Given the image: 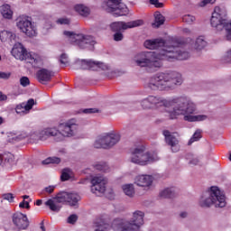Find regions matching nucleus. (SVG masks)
<instances>
[{
    "instance_id": "obj_2",
    "label": "nucleus",
    "mask_w": 231,
    "mask_h": 231,
    "mask_svg": "<svg viewBox=\"0 0 231 231\" xmlns=\"http://www.w3.org/2000/svg\"><path fill=\"white\" fill-rule=\"evenodd\" d=\"M167 53H172V55L165 56V54H162L158 56L157 52L152 51L139 52L134 56L133 62L140 68H162V60H187L190 57L189 52L178 55L176 52L167 51Z\"/></svg>"
},
{
    "instance_id": "obj_50",
    "label": "nucleus",
    "mask_w": 231,
    "mask_h": 231,
    "mask_svg": "<svg viewBox=\"0 0 231 231\" xmlns=\"http://www.w3.org/2000/svg\"><path fill=\"white\" fill-rule=\"evenodd\" d=\"M198 163H199V160L198 159H193L189 161V165H198Z\"/></svg>"
},
{
    "instance_id": "obj_28",
    "label": "nucleus",
    "mask_w": 231,
    "mask_h": 231,
    "mask_svg": "<svg viewBox=\"0 0 231 231\" xmlns=\"http://www.w3.org/2000/svg\"><path fill=\"white\" fill-rule=\"evenodd\" d=\"M154 23H152L153 28H160V26H162V24H163V23H165V17H163V15H162V14L160 13H155L154 14Z\"/></svg>"
},
{
    "instance_id": "obj_18",
    "label": "nucleus",
    "mask_w": 231,
    "mask_h": 231,
    "mask_svg": "<svg viewBox=\"0 0 231 231\" xmlns=\"http://www.w3.org/2000/svg\"><path fill=\"white\" fill-rule=\"evenodd\" d=\"M106 183H107V180L104 177H93L91 179V192L97 196L104 194L106 192Z\"/></svg>"
},
{
    "instance_id": "obj_15",
    "label": "nucleus",
    "mask_w": 231,
    "mask_h": 231,
    "mask_svg": "<svg viewBox=\"0 0 231 231\" xmlns=\"http://www.w3.org/2000/svg\"><path fill=\"white\" fill-rule=\"evenodd\" d=\"M103 8L109 14H114L116 17H122L129 14V9L122 4V0H106Z\"/></svg>"
},
{
    "instance_id": "obj_24",
    "label": "nucleus",
    "mask_w": 231,
    "mask_h": 231,
    "mask_svg": "<svg viewBox=\"0 0 231 231\" xmlns=\"http://www.w3.org/2000/svg\"><path fill=\"white\" fill-rule=\"evenodd\" d=\"M135 183L138 187H151L152 185V176L139 175L135 178Z\"/></svg>"
},
{
    "instance_id": "obj_44",
    "label": "nucleus",
    "mask_w": 231,
    "mask_h": 231,
    "mask_svg": "<svg viewBox=\"0 0 231 231\" xmlns=\"http://www.w3.org/2000/svg\"><path fill=\"white\" fill-rule=\"evenodd\" d=\"M150 3L152 5H153V6H155L156 8H162L163 7V4L160 3L159 0H150Z\"/></svg>"
},
{
    "instance_id": "obj_43",
    "label": "nucleus",
    "mask_w": 231,
    "mask_h": 231,
    "mask_svg": "<svg viewBox=\"0 0 231 231\" xmlns=\"http://www.w3.org/2000/svg\"><path fill=\"white\" fill-rule=\"evenodd\" d=\"M58 24H69L71 21L69 18H60L56 22Z\"/></svg>"
},
{
    "instance_id": "obj_35",
    "label": "nucleus",
    "mask_w": 231,
    "mask_h": 231,
    "mask_svg": "<svg viewBox=\"0 0 231 231\" xmlns=\"http://www.w3.org/2000/svg\"><path fill=\"white\" fill-rule=\"evenodd\" d=\"M185 122H203L207 116H184Z\"/></svg>"
},
{
    "instance_id": "obj_55",
    "label": "nucleus",
    "mask_w": 231,
    "mask_h": 231,
    "mask_svg": "<svg viewBox=\"0 0 231 231\" xmlns=\"http://www.w3.org/2000/svg\"><path fill=\"white\" fill-rule=\"evenodd\" d=\"M28 198H30V196H28V195H23V201H24V199H28Z\"/></svg>"
},
{
    "instance_id": "obj_19",
    "label": "nucleus",
    "mask_w": 231,
    "mask_h": 231,
    "mask_svg": "<svg viewBox=\"0 0 231 231\" xmlns=\"http://www.w3.org/2000/svg\"><path fill=\"white\" fill-rule=\"evenodd\" d=\"M80 66L81 69H92L93 71H98V69H107V65L93 60H82Z\"/></svg>"
},
{
    "instance_id": "obj_12",
    "label": "nucleus",
    "mask_w": 231,
    "mask_h": 231,
    "mask_svg": "<svg viewBox=\"0 0 231 231\" xmlns=\"http://www.w3.org/2000/svg\"><path fill=\"white\" fill-rule=\"evenodd\" d=\"M63 34L65 35L69 42H71V44H74L75 46H79V48H81V50L89 48V46H95L97 44V41H95V38L90 35L75 33L69 31H65Z\"/></svg>"
},
{
    "instance_id": "obj_30",
    "label": "nucleus",
    "mask_w": 231,
    "mask_h": 231,
    "mask_svg": "<svg viewBox=\"0 0 231 231\" xmlns=\"http://www.w3.org/2000/svg\"><path fill=\"white\" fill-rule=\"evenodd\" d=\"M207 46V41L202 36L197 38L195 42L194 48L195 50H203Z\"/></svg>"
},
{
    "instance_id": "obj_54",
    "label": "nucleus",
    "mask_w": 231,
    "mask_h": 231,
    "mask_svg": "<svg viewBox=\"0 0 231 231\" xmlns=\"http://www.w3.org/2000/svg\"><path fill=\"white\" fill-rule=\"evenodd\" d=\"M180 216V217H187V212H181Z\"/></svg>"
},
{
    "instance_id": "obj_57",
    "label": "nucleus",
    "mask_w": 231,
    "mask_h": 231,
    "mask_svg": "<svg viewBox=\"0 0 231 231\" xmlns=\"http://www.w3.org/2000/svg\"><path fill=\"white\" fill-rule=\"evenodd\" d=\"M55 140H56V142H62L61 137H58V138H56Z\"/></svg>"
},
{
    "instance_id": "obj_16",
    "label": "nucleus",
    "mask_w": 231,
    "mask_h": 231,
    "mask_svg": "<svg viewBox=\"0 0 231 231\" xmlns=\"http://www.w3.org/2000/svg\"><path fill=\"white\" fill-rule=\"evenodd\" d=\"M16 26L23 32V33H25L27 37H35V35H37V27H35V23H32L26 16L18 18Z\"/></svg>"
},
{
    "instance_id": "obj_41",
    "label": "nucleus",
    "mask_w": 231,
    "mask_h": 231,
    "mask_svg": "<svg viewBox=\"0 0 231 231\" xmlns=\"http://www.w3.org/2000/svg\"><path fill=\"white\" fill-rule=\"evenodd\" d=\"M77 219H79L77 215H70L68 217V223H69V225H75V223H77Z\"/></svg>"
},
{
    "instance_id": "obj_31",
    "label": "nucleus",
    "mask_w": 231,
    "mask_h": 231,
    "mask_svg": "<svg viewBox=\"0 0 231 231\" xmlns=\"http://www.w3.org/2000/svg\"><path fill=\"white\" fill-rule=\"evenodd\" d=\"M14 157L12 152H5L2 155H0V164L3 163V160H5V162H7V163H12L14 162Z\"/></svg>"
},
{
    "instance_id": "obj_4",
    "label": "nucleus",
    "mask_w": 231,
    "mask_h": 231,
    "mask_svg": "<svg viewBox=\"0 0 231 231\" xmlns=\"http://www.w3.org/2000/svg\"><path fill=\"white\" fill-rule=\"evenodd\" d=\"M183 84V78L178 72L159 73L151 78L147 83L150 89H174L176 86Z\"/></svg>"
},
{
    "instance_id": "obj_23",
    "label": "nucleus",
    "mask_w": 231,
    "mask_h": 231,
    "mask_svg": "<svg viewBox=\"0 0 231 231\" xmlns=\"http://www.w3.org/2000/svg\"><path fill=\"white\" fill-rule=\"evenodd\" d=\"M53 76V73L46 69H42L38 70L36 77L41 82V84H46V82H50L51 80V77Z\"/></svg>"
},
{
    "instance_id": "obj_53",
    "label": "nucleus",
    "mask_w": 231,
    "mask_h": 231,
    "mask_svg": "<svg viewBox=\"0 0 231 231\" xmlns=\"http://www.w3.org/2000/svg\"><path fill=\"white\" fill-rule=\"evenodd\" d=\"M40 225H41V230L46 231V227L44 226V221H42Z\"/></svg>"
},
{
    "instance_id": "obj_29",
    "label": "nucleus",
    "mask_w": 231,
    "mask_h": 231,
    "mask_svg": "<svg viewBox=\"0 0 231 231\" xmlns=\"http://www.w3.org/2000/svg\"><path fill=\"white\" fill-rule=\"evenodd\" d=\"M122 189L125 196H128L129 198L134 196V186H133V184H125L122 186Z\"/></svg>"
},
{
    "instance_id": "obj_37",
    "label": "nucleus",
    "mask_w": 231,
    "mask_h": 231,
    "mask_svg": "<svg viewBox=\"0 0 231 231\" xmlns=\"http://www.w3.org/2000/svg\"><path fill=\"white\" fill-rule=\"evenodd\" d=\"M182 21L184 23H187V24H192V23H194V21H196V16H194L192 14H185L182 16Z\"/></svg>"
},
{
    "instance_id": "obj_10",
    "label": "nucleus",
    "mask_w": 231,
    "mask_h": 231,
    "mask_svg": "<svg viewBox=\"0 0 231 231\" xmlns=\"http://www.w3.org/2000/svg\"><path fill=\"white\" fill-rule=\"evenodd\" d=\"M144 48L147 50H158L162 48L160 51H153V53H158V56L164 54L167 57V55H172V53H176L177 55L187 53V51H181L179 46L166 43L162 39L146 40L144 42ZM167 51H171V53Z\"/></svg>"
},
{
    "instance_id": "obj_60",
    "label": "nucleus",
    "mask_w": 231,
    "mask_h": 231,
    "mask_svg": "<svg viewBox=\"0 0 231 231\" xmlns=\"http://www.w3.org/2000/svg\"><path fill=\"white\" fill-rule=\"evenodd\" d=\"M171 120H174V117H171Z\"/></svg>"
},
{
    "instance_id": "obj_20",
    "label": "nucleus",
    "mask_w": 231,
    "mask_h": 231,
    "mask_svg": "<svg viewBox=\"0 0 231 231\" xmlns=\"http://www.w3.org/2000/svg\"><path fill=\"white\" fill-rule=\"evenodd\" d=\"M37 104L35 99L31 98L26 102L21 103L15 108L17 115H28V112Z\"/></svg>"
},
{
    "instance_id": "obj_11",
    "label": "nucleus",
    "mask_w": 231,
    "mask_h": 231,
    "mask_svg": "<svg viewBox=\"0 0 231 231\" xmlns=\"http://www.w3.org/2000/svg\"><path fill=\"white\" fill-rule=\"evenodd\" d=\"M138 26H143V20H134L130 22H114L110 24L112 32H116L114 34V41L116 42L124 41V33L120 32H125V30H131L133 28H138Z\"/></svg>"
},
{
    "instance_id": "obj_47",
    "label": "nucleus",
    "mask_w": 231,
    "mask_h": 231,
    "mask_svg": "<svg viewBox=\"0 0 231 231\" xmlns=\"http://www.w3.org/2000/svg\"><path fill=\"white\" fill-rule=\"evenodd\" d=\"M60 62L61 64H68V55L61 54L60 59Z\"/></svg>"
},
{
    "instance_id": "obj_25",
    "label": "nucleus",
    "mask_w": 231,
    "mask_h": 231,
    "mask_svg": "<svg viewBox=\"0 0 231 231\" xmlns=\"http://www.w3.org/2000/svg\"><path fill=\"white\" fill-rule=\"evenodd\" d=\"M74 10L77 12V14L82 15V17H88V15L91 14V9L83 4H78L74 5Z\"/></svg>"
},
{
    "instance_id": "obj_49",
    "label": "nucleus",
    "mask_w": 231,
    "mask_h": 231,
    "mask_svg": "<svg viewBox=\"0 0 231 231\" xmlns=\"http://www.w3.org/2000/svg\"><path fill=\"white\" fill-rule=\"evenodd\" d=\"M10 73H6V72H0V79H10Z\"/></svg>"
},
{
    "instance_id": "obj_39",
    "label": "nucleus",
    "mask_w": 231,
    "mask_h": 231,
    "mask_svg": "<svg viewBox=\"0 0 231 231\" xmlns=\"http://www.w3.org/2000/svg\"><path fill=\"white\" fill-rule=\"evenodd\" d=\"M222 62H231V48L228 49L221 58Z\"/></svg>"
},
{
    "instance_id": "obj_40",
    "label": "nucleus",
    "mask_w": 231,
    "mask_h": 231,
    "mask_svg": "<svg viewBox=\"0 0 231 231\" xmlns=\"http://www.w3.org/2000/svg\"><path fill=\"white\" fill-rule=\"evenodd\" d=\"M20 84L23 88H26V86H30V79L28 77H22L20 79Z\"/></svg>"
},
{
    "instance_id": "obj_22",
    "label": "nucleus",
    "mask_w": 231,
    "mask_h": 231,
    "mask_svg": "<svg viewBox=\"0 0 231 231\" xmlns=\"http://www.w3.org/2000/svg\"><path fill=\"white\" fill-rule=\"evenodd\" d=\"M0 41L2 42H8L9 44H14V42H17L19 41V38L15 33L10 32V31H2L0 32Z\"/></svg>"
},
{
    "instance_id": "obj_46",
    "label": "nucleus",
    "mask_w": 231,
    "mask_h": 231,
    "mask_svg": "<svg viewBox=\"0 0 231 231\" xmlns=\"http://www.w3.org/2000/svg\"><path fill=\"white\" fill-rule=\"evenodd\" d=\"M20 208H27L30 209V202L23 200L20 204H19Z\"/></svg>"
},
{
    "instance_id": "obj_21",
    "label": "nucleus",
    "mask_w": 231,
    "mask_h": 231,
    "mask_svg": "<svg viewBox=\"0 0 231 231\" xmlns=\"http://www.w3.org/2000/svg\"><path fill=\"white\" fill-rule=\"evenodd\" d=\"M163 136L165 137L166 143L171 146L172 152H178L180 151V146L178 145L179 142L169 130H164L162 132Z\"/></svg>"
},
{
    "instance_id": "obj_5",
    "label": "nucleus",
    "mask_w": 231,
    "mask_h": 231,
    "mask_svg": "<svg viewBox=\"0 0 231 231\" xmlns=\"http://www.w3.org/2000/svg\"><path fill=\"white\" fill-rule=\"evenodd\" d=\"M211 205H215L218 208L226 207V197L217 186H212L199 200V207L202 208H208Z\"/></svg>"
},
{
    "instance_id": "obj_33",
    "label": "nucleus",
    "mask_w": 231,
    "mask_h": 231,
    "mask_svg": "<svg viewBox=\"0 0 231 231\" xmlns=\"http://www.w3.org/2000/svg\"><path fill=\"white\" fill-rule=\"evenodd\" d=\"M201 130H196V132L193 134L192 137L189 139L188 145H192L194 142H199L201 140Z\"/></svg>"
},
{
    "instance_id": "obj_48",
    "label": "nucleus",
    "mask_w": 231,
    "mask_h": 231,
    "mask_svg": "<svg viewBox=\"0 0 231 231\" xmlns=\"http://www.w3.org/2000/svg\"><path fill=\"white\" fill-rule=\"evenodd\" d=\"M55 190V186H49L44 189V192L47 194H52V192Z\"/></svg>"
},
{
    "instance_id": "obj_42",
    "label": "nucleus",
    "mask_w": 231,
    "mask_h": 231,
    "mask_svg": "<svg viewBox=\"0 0 231 231\" xmlns=\"http://www.w3.org/2000/svg\"><path fill=\"white\" fill-rule=\"evenodd\" d=\"M4 199H6L7 201H9V203H14V194L12 193L4 194Z\"/></svg>"
},
{
    "instance_id": "obj_38",
    "label": "nucleus",
    "mask_w": 231,
    "mask_h": 231,
    "mask_svg": "<svg viewBox=\"0 0 231 231\" xmlns=\"http://www.w3.org/2000/svg\"><path fill=\"white\" fill-rule=\"evenodd\" d=\"M71 178L69 175V169H64L61 172L60 180L61 181H68Z\"/></svg>"
},
{
    "instance_id": "obj_56",
    "label": "nucleus",
    "mask_w": 231,
    "mask_h": 231,
    "mask_svg": "<svg viewBox=\"0 0 231 231\" xmlns=\"http://www.w3.org/2000/svg\"><path fill=\"white\" fill-rule=\"evenodd\" d=\"M4 122H5V119H3V117L0 116V125L1 124H4Z\"/></svg>"
},
{
    "instance_id": "obj_34",
    "label": "nucleus",
    "mask_w": 231,
    "mask_h": 231,
    "mask_svg": "<svg viewBox=\"0 0 231 231\" xmlns=\"http://www.w3.org/2000/svg\"><path fill=\"white\" fill-rule=\"evenodd\" d=\"M94 169L102 172H109V166L106 162H97L94 164Z\"/></svg>"
},
{
    "instance_id": "obj_36",
    "label": "nucleus",
    "mask_w": 231,
    "mask_h": 231,
    "mask_svg": "<svg viewBox=\"0 0 231 231\" xmlns=\"http://www.w3.org/2000/svg\"><path fill=\"white\" fill-rule=\"evenodd\" d=\"M50 163H60V158L59 157H48L47 159L42 161L43 165H50Z\"/></svg>"
},
{
    "instance_id": "obj_14",
    "label": "nucleus",
    "mask_w": 231,
    "mask_h": 231,
    "mask_svg": "<svg viewBox=\"0 0 231 231\" xmlns=\"http://www.w3.org/2000/svg\"><path fill=\"white\" fill-rule=\"evenodd\" d=\"M226 9L225 7L216 6L210 19L212 28L221 31L223 28L226 30Z\"/></svg>"
},
{
    "instance_id": "obj_13",
    "label": "nucleus",
    "mask_w": 231,
    "mask_h": 231,
    "mask_svg": "<svg viewBox=\"0 0 231 231\" xmlns=\"http://www.w3.org/2000/svg\"><path fill=\"white\" fill-rule=\"evenodd\" d=\"M122 136L118 133H109L100 135L94 143L96 149H111L120 142Z\"/></svg>"
},
{
    "instance_id": "obj_52",
    "label": "nucleus",
    "mask_w": 231,
    "mask_h": 231,
    "mask_svg": "<svg viewBox=\"0 0 231 231\" xmlns=\"http://www.w3.org/2000/svg\"><path fill=\"white\" fill-rule=\"evenodd\" d=\"M35 205H37V207H41L42 205V199H37Z\"/></svg>"
},
{
    "instance_id": "obj_26",
    "label": "nucleus",
    "mask_w": 231,
    "mask_h": 231,
    "mask_svg": "<svg viewBox=\"0 0 231 231\" xmlns=\"http://www.w3.org/2000/svg\"><path fill=\"white\" fill-rule=\"evenodd\" d=\"M0 13L4 19H12L14 17V10L8 4H5L0 7Z\"/></svg>"
},
{
    "instance_id": "obj_27",
    "label": "nucleus",
    "mask_w": 231,
    "mask_h": 231,
    "mask_svg": "<svg viewBox=\"0 0 231 231\" xmlns=\"http://www.w3.org/2000/svg\"><path fill=\"white\" fill-rule=\"evenodd\" d=\"M176 196V192L174 191V188H168L162 190L160 193L161 198L171 199Z\"/></svg>"
},
{
    "instance_id": "obj_1",
    "label": "nucleus",
    "mask_w": 231,
    "mask_h": 231,
    "mask_svg": "<svg viewBox=\"0 0 231 231\" xmlns=\"http://www.w3.org/2000/svg\"><path fill=\"white\" fill-rule=\"evenodd\" d=\"M174 104H177V106L170 112V115H172L173 116H192V115H196L198 113L196 104L185 96L173 97L170 98L149 96L141 101L143 109L171 107V106Z\"/></svg>"
},
{
    "instance_id": "obj_17",
    "label": "nucleus",
    "mask_w": 231,
    "mask_h": 231,
    "mask_svg": "<svg viewBox=\"0 0 231 231\" xmlns=\"http://www.w3.org/2000/svg\"><path fill=\"white\" fill-rule=\"evenodd\" d=\"M12 223L17 230H26L30 226L28 217L21 212H15L12 215Z\"/></svg>"
},
{
    "instance_id": "obj_59",
    "label": "nucleus",
    "mask_w": 231,
    "mask_h": 231,
    "mask_svg": "<svg viewBox=\"0 0 231 231\" xmlns=\"http://www.w3.org/2000/svg\"><path fill=\"white\" fill-rule=\"evenodd\" d=\"M184 32H189V30L185 29Z\"/></svg>"
},
{
    "instance_id": "obj_32",
    "label": "nucleus",
    "mask_w": 231,
    "mask_h": 231,
    "mask_svg": "<svg viewBox=\"0 0 231 231\" xmlns=\"http://www.w3.org/2000/svg\"><path fill=\"white\" fill-rule=\"evenodd\" d=\"M95 113H100V110L97 108H84L79 109L76 115H93Z\"/></svg>"
},
{
    "instance_id": "obj_6",
    "label": "nucleus",
    "mask_w": 231,
    "mask_h": 231,
    "mask_svg": "<svg viewBox=\"0 0 231 231\" xmlns=\"http://www.w3.org/2000/svg\"><path fill=\"white\" fill-rule=\"evenodd\" d=\"M13 57L17 60H25L32 64L34 68H39V66H42V62L44 59L40 54L35 52H28L26 48L23 45V43L17 42L14 45L12 51Z\"/></svg>"
},
{
    "instance_id": "obj_7",
    "label": "nucleus",
    "mask_w": 231,
    "mask_h": 231,
    "mask_svg": "<svg viewBox=\"0 0 231 231\" xmlns=\"http://www.w3.org/2000/svg\"><path fill=\"white\" fill-rule=\"evenodd\" d=\"M145 214L140 210L134 212L133 218L127 222L122 218H116L112 222V228L115 231H139L140 226L143 225V217Z\"/></svg>"
},
{
    "instance_id": "obj_45",
    "label": "nucleus",
    "mask_w": 231,
    "mask_h": 231,
    "mask_svg": "<svg viewBox=\"0 0 231 231\" xmlns=\"http://www.w3.org/2000/svg\"><path fill=\"white\" fill-rule=\"evenodd\" d=\"M216 0H202L199 4L200 6H207V5H214Z\"/></svg>"
},
{
    "instance_id": "obj_61",
    "label": "nucleus",
    "mask_w": 231,
    "mask_h": 231,
    "mask_svg": "<svg viewBox=\"0 0 231 231\" xmlns=\"http://www.w3.org/2000/svg\"><path fill=\"white\" fill-rule=\"evenodd\" d=\"M0 60H1V56H0Z\"/></svg>"
},
{
    "instance_id": "obj_9",
    "label": "nucleus",
    "mask_w": 231,
    "mask_h": 231,
    "mask_svg": "<svg viewBox=\"0 0 231 231\" xmlns=\"http://www.w3.org/2000/svg\"><path fill=\"white\" fill-rule=\"evenodd\" d=\"M80 199V195L77 193H69L66 191L60 192L56 196V201L50 199L45 202L46 207H49L52 212H60L62 206L59 203H68L70 207H77Z\"/></svg>"
},
{
    "instance_id": "obj_58",
    "label": "nucleus",
    "mask_w": 231,
    "mask_h": 231,
    "mask_svg": "<svg viewBox=\"0 0 231 231\" xmlns=\"http://www.w3.org/2000/svg\"><path fill=\"white\" fill-rule=\"evenodd\" d=\"M96 231H104V230H101V229H96Z\"/></svg>"
},
{
    "instance_id": "obj_51",
    "label": "nucleus",
    "mask_w": 231,
    "mask_h": 231,
    "mask_svg": "<svg viewBox=\"0 0 231 231\" xmlns=\"http://www.w3.org/2000/svg\"><path fill=\"white\" fill-rule=\"evenodd\" d=\"M3 100H6V95L3 94V92H0V102Z\"/></svg>"
},
{
    "instance_id": "obj_3",
    "label": "nucleus",
    "mask_w": 231,
    "mask_h": 231,
    "mask_svg": "<svg viewBox=\"0 0 231 231\" xmlns=\"http://www.w3.org/2000/svg\"><path fill=\"white\" fill-rule=\"evenodd\" d=\"M77 133H79V122H77L76 118H71L70 120L60 123L58 129L55 127L44 128L39 133L35 132L31 134L30 136L32 140H42V142H44L51 136L71 138L75 136Z\"/></svg>"
},
{
    "instance_id": "obj_8",
    "label": "nucleus",
    "mask_w": 231,
    "mask_h": 231,
    "mask_svg": "<svg viewBox=\"0 0 231 231\" xmlns=\"http://www.w3.org/2000/svg\"><path fill=\"white\" fill-rule=\"evenodd\" d=\"M160 158L157 152H145V146L141 145L135 148L130 149V161L135 165L145 166L154 162H158Z\"/></svg>"
}]
</instances>
